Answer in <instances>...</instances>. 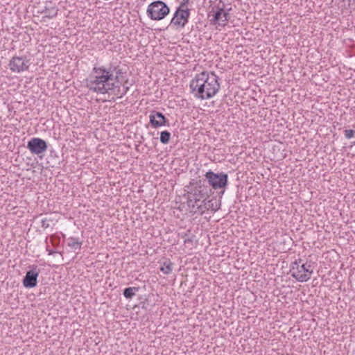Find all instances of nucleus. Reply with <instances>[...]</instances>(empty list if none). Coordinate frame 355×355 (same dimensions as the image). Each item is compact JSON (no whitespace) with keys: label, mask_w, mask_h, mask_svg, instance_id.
Segmentation results:
<instances>
[{"label":"nucleus","mask_w":355,"mask_h":355,"mask_svg":"<svg viewBox=\"0 0 355 355\" xmlns=\"http://www.w3.org/2000/svg\"><path fill=\"white\" fill-rule=\"evenodd\" d=\"M200 209L198 210H193V214L198 213L200 214H204L205 211L209 210V200L207 197H205V202H203L202 205H200Z\"/></svg>","instance_id":"16"},{"label":"nucleus","mask_w":355,"mask_h":355,"mask_svg":"<svg viewBox=\"0 0 355 355\" xmlns=\"http://www.w3.org/2000/svg\"><path fill=\"white\" fill-rule=\"evenodd\" d=\"M53 12L54 14L57 13V10H53Z\"/></svg>","instance_id":"25"},{"label":"nucleus","mask_w":355,"mask_h":355,"mask_svg":"<svg viewBox=\"0 0 355 355\" xmlns=\"http://www.w3.org/2000/svg\"><path fill=\"white\" fill-rule=\"evenodd\" d=\"M123 69L119 64H110L94 67L86 80L87 87L101 94H113L121 98L129 89Z\"/></svg>","instance_id":"1"},{"label":"nucleus","mask_w":355,"mask_h":355,"mask_svg":"<svg viewBox=\"0 0 355 355\" xmlns=\"http://www.w3.org/2000/svg\"><path fill=\"white\" fill-rule=\"evenodd\" d=\"M205 197H207V193L205 192H203V191L201 189V187H195L188 194V200H195V198H204Z\"/></svg>","instance_id":"12"},{"label":"nucleus","mask_w":355,"mask_h":355,"mask_svg":"<svg viewBox=\"0 0 355 355\" xmlns=\"http://www.w3.org/2000/svg\"><path fill=\"white\" fill-rule=\"evenodd\" d=\"M205 178L209 185L214 189L224 188L227 184L228 176L226 173L216 174L211 171H209L206 173Z\"/></svg>","instance_id":"5"},{"label":"nucleus","mask_w":355,"mask_h":355,"mask_svg":"<svg viewBox=\"0 0 355 355\" xmlns=\"http://www.w3.org/2000/svg\"><path fill=\"white\" fill-rule=\"evenodd\" d=\"M150 123L154 128H158L166 125V118L159 112H153L150 116Z\"/></svg>","instance_id":"11"},{"label":"nucleus","mask_w":355,"mask_h":355,"mask_svg":"<svg viewBox=\"0 0 355 355\" xmlns=\"http://www.w3.org/2000/svg\"><path fill=\"white\" fill-rule=\"evenodd\" d=\"M188 3L189 0H182V1H181L170 22H180L181 21L188 22V19L190 15Z\"/></svg>","instance_id":"7"},{"label":"nucleus","mask_w":355,"mask_h":355,"mask_svg":"<svg viewBox=\"0 0 355 355\" xmlns=\"http://www.w3.org/2000/svg\"><path fill=\"white\" fill-rule=\"evenodd\" d=\"M205 198H195V200H188L187 203L189 207L191 209V212L193 213V210H198L200 209V205H202L203 202H205Z\"/></svg>","instance_id":"13"},{"label":"nucleus","mask_w":355,"mask_h":355,"mask_svg":"<svg viewBox=\"0 0 355 355\" xmlns=\"http://www.w3.org/2000/svg\"><path fill=\"white\" fill-rule=\"evenodd\" d=\"M27 148L33 154L39 155L46 150L47 144L44 140L35 137L28 141Z\"/></svg>","instance_id":"9"},{"label":"nucleus","mask_w":355,"mask_h":355,"mask_svg":"<svg viewBox=\"0 0 355 355\" xmlns=\"http://www.w3.org/2000/svg\"><path fill=\"white\" fill-rule=\"evenodd\" d=\"M67 245L73 250H80L82 245V241H80L78 238L69 237Z\"/></svg>","instance_id":"15"},{"label":"nucleus","mask_w":355,"mask_h":355,"mask_svg":"<svg viewBox=\"0 0 355 355\" xmlns=\"http://www.w3.org/2000/svg\"><path fill=\"white\" fill-rule=\"evenodd\" d=\"M139 290L137 287H128L124 289L123 295L127 299H131L135 295V292Z\"/></svg>","instance_id":"17"},{"label":"nucleus","mask_w":355,"mask_h":355,"mask_svg":"<svg viewBox=\"0 0 355 355\" xmlns=\"http://www.w3.org/2000/svg\"><path fill=\"white\" fill-rule=\"evenodd\" d=\"M173 268V263L170 259H166L162 263L160 270L165 275H168L171 273Z\"/></svg>","instance_id":"14"},{"label":"nucleus","mask_w":355,"mask_h":355,"mask_svg":"<svg viewBox=\"0 0 355 355\" xmlns=\"http://www.w3.org/2000/svg\"><path fill=\"white\" fill-rule=\"evenodd\" d=\"M302 259L295 261L291 265L290 272L291 276L297 281L306 282L309 280L313 274L311 264L307 263H302Z\"/></svg>","instance_id":"3"},{"label":"nucleus","mask_w":355,"mask_h":355,"mask_svg":"<svg viewBox=\"0 0 355 355\" xmlns=\"http://www.w3.org/2000/svg\"><path fill=\"white\" fill-rule=\"evenodd\" d=\"M46 251L48 252L49 255H51V254L55 253V251H53V250L49 249V246L46 247Z\"/></svg>","instance_id":"22"},{"label":"nucleus","mask_w":355,"mask_h":355,"mask_svg":"<svg viewBox=\"0 0 355 355\" xmlns=\"http://www.w3.org/2000/svg\"><path fill=\"white\" fill-rule=\"evenodd\" d=\"M50 221H51V220L49 218H42L41 220L42 227L44 229H46V228L49 227Z\"/></svg>","instance_id":"21"},{"label":"nucleus","mask_w":355,"mask_h":355,"mask_svg":"<svg viewBox=\"0 0 355 355\" xmlns=\"http://www.w3.org/2000/svg\"><path fill=\"white\" fill-rule=\"evenodd\" d=\"M29 64V60L26 57L15 56L10 60L9 67L12 72L20 73L28 70Z\"/></svg>","instance_id":"8"},{"label":"nucleus","mask_w":355,"mask_h":355,"mask_svg":"<svg viewBox=\"0 0 355 355\" xmlns=\"http://www.w3.org/2000/svg\"><path fill=\"white\" fill-rule=\"evenodd\" d=\"M39 272L37 266H32V270L28 271L23 279V284L26 288H33L37 283Z\"/></svg>","instance_id":"10"},{"label":"nucleus","mask_w":355,"mask_h":355,"mask_svg":"<svg viewBox=\"0 0 355 355\" xmlns=\"http://www.w3.org/2000/svg\"><path fill=\"white\" fill-rule=\"evenodd\" d=\"M224 4L220 2L218 5L211 8L209 11V17H212L210 21H229V12L224 9Z\"/></svg>","instance_id":"6"},{"label":"nucleus","mask_w":355,"mask_h":355,"mask_svg":"<svg viewBox=\"0 0 355 355\" xmlns=\"http://www.w3.org/2000/svg\"><path fill=\"white\" fill-rule=\"evenodd\" d=\"M218 80L214 72L203 71L197 73L190 81L191 93L197 98L209 99L214 96L220 89Z\"/></svg>","instance_id":"2"},{"label":"nucleus","mask_w":355,"mask_h":355,"mask_svg":"<svg viewBox=\"0 0 355 355\" xmlns=\"http://www.w3.org/2000/svg\"><path fill=\"white\" fill-rule=\"evenodd\" d=\"M178 25H180L181 27H184L185 24H177Z\"/></svg>","instance_id":"24"},{"label":"nucleus","mask_w":355,"mask_h":355,"mask_svg":"<svg viewBox=\"0 0 355 355\" xmlns=\"http://www.w3.org/2000/svg\"><path fill=\"white\" fill-rule=\"evenodd\" d=\"M170 138H171V133L168 131L164 130L161 132L160 141L162 144H168L170 140Z\"/></svg>","instance_id":"18"},{"label":"nucleus","mask_w":355,"mask_h":355,"mask_svg":"<svg viewBox=\"0 0 355 355\" xmlns=\"http://www.w3.org/2000/svg\"><path fill=\"white\" fill-rule=\"evenodd\" d=\"M148 17L153 20H161L169 13V8L161 1L151 3L147 9Z\"/></svg>","instance_id":"4"},{"label":"nucleus","mask_w":355,"mask_h":355,"mask_svg":"<svg viewBox=\"0 0 355 355\" xmlns=\"http://www.w3.org/2000/svg\"><path fill=\"white\" fill-rule=\"evenodd\" d=\"M344 135H345V137L347 139H351V138L354 137V135H355V130H345L344 131Z\"/></svg>","instance_id":"20"},{"label":"nucleus","mask_w":355,"mask_h":355,"mask_svg":"<svg viewBox=\"0 0 355 355\" xmlns=\"http://www.w3.org/2000/svg\"><path fill=\"white\" fill-rule=\"evenodd\" d=\"M218 26H221V27H224L225 24H220V23H218L217 24Z\"/></svg>","instance_id":"23"},{"label":"nucleus","mask_w":355,"mask_h":355,"mask_svg":"<svg viewBox=\"0 0 355 355\" xmlns=\"http://www.w3.org/2000/svg\"><path fill=\"white\" fill-rule=\"evenodd\" d=\"M209 200V206L211 207L209 209L216 211L219 209V205L218 204L216 199H211Z\"/></svg>","instance_id":"19"}]
</instances>
